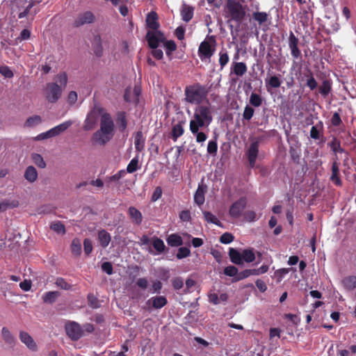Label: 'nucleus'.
Returning <instances> with one entry per match:
<instances>
[{
    "mask_svg": "<svg viewBox=\"0 0 356 356\" xmlns=\"http://www.w3.org/2000/svg\"><path fill=\"white\" fill-rule=\"evenodd\" d=\"M212 121L213 111L209 104L196 106L193 118L189 122V129L193 135L195 136L197 143H202L207 139V134L200 131V129L208 127Z\"/></svg>",
    "mask_w": 356,
    "mask_h": 356,
    "instance_id": "f257e3e1",
    "label": "nucleus"
},
{
    "mask_svg": "<svg viewBox=\"0 0 356 356\" xmlns=\"http://www.w3.org/2000/svg\"><path fill=\"white\" fill-rule=\"evenodd\" d=\"M209 90L206 86L195 83L187 86L184 89L185 101L191 104L202 105L207 99Z\"/></svg>",
    "mask_w": 356,
    "mask_h": 356,
    "instance_id": "f03ea898",
    "label": "nucleus"
},
{
    "mask_svg": "<svg viewBox=\"0 0 356 356\" xmlns=\"http://www.w3.org/2000/svg\"><path fill=\"white\" fill-rule=\"evenodd\" d=\"M225 16L229 17L227 22L234 21L241 23L245 17L244 6L239 1L227 0L225 6Z\"/></svg>",
    "mask_w": 356,
    "mask_h": 356,
    "instance_id": "7ed1b4c3",
    "label": "nucleus"
},
{
    "mask_svg": "<svg viewBox=\"0 0 356 356\" xmlns=\"http://www.w3.org/2000/svg\"><path fill=\"white\" fill-rule=\"evenodd\" d=\"M262 137H257L250 143L245 154L248 158V164L250 168L255 166L256 161L259 154V147Z\"/></svg>",
    "mask_w": 356,
    "mask_h": 356,
    "instance_id": "20e7f679",
    "label": "nucleus"
},
{
    "mask_svg": "<svg viewBox=\"0 0 356 356\" xmlns=\"http://www.w3.org/2000/svg\"><path fill=\"white\" fill-rule=\"evenodd\" d=\"M44 92L46 99L49 102L56 103L61 97L62 88L56 83H48Z\"/></svg>",
    "mask_w": 356,
    "mask_h": 356,
    "instance_id": "39448f33",
    "label": "nucleus"
},
{
    "mask_svg": "<svg viewBox=\"0 0 356 356\" xmlns=\"http://www.w3.org/2000/svg\"><path fill=\"white\" fill-rule=\"evenodd\" d=\"M65 328L67 335L72 341H78L83 336V330L82 326L75 321H70L67 323Z\"/></svg>",
    "mask_w": 356,
    "mask_h": 356,
    "instance_id": "423d86ee",
    "label": "nucleus"
},
{
    "mask_svg": "<svg viewBox=\"0 0 356 356\" xmlns=\"http://www.w3.org/2000/svg\"><path fill=\"white\" fill-rule=\"evenodd\" d=\"M96 20L95 14L90 10L79 13L73 22V26L79 28L86 24H93Z\"/></svg>",
    "mask_w": 356,
    "mask_h": 356,
    "instance_id": "0eeeda50",
    "label": "nucleus"
},
{
    "mask_svg": "<svg viewBox=\"0 0 356 356\" xmlns=\"http://www.w3.org/2000/svg\"><path fill=\"white\" fill-rule=\"evenodd\" d=\"M145 38L151 49L157 48L160 42H164L165 40L164 34L159 30L147 31Z\"/></svg>",
    "mask_w": 356,
    "mask_h": 356,
    "instance_id": "6e6552de",
    "label": "nucleus"
},
{
    "mask_svg": "<svg viewBox=\"0 0 356 356\" xmlns=\"http://www.w3.org/2000/svg\"><path fill=\"white\" fill-rule=\"evenodd\" d=\"M99 113L101 114L100 129L102 131L113 134L115 125L111 115L107 112H103V108H99Z\"/></svg>",
    "mask_w": 356,
    "mask_h": 356,
    "instance_id": "1a4fd4ad",
    "label": "nucleus"
},
{
    "mask_svg": "<svg viewBox=\"0 0 356 356\" xmlns=\"http://www.w3.org/2000/svg\"><path fill=\"white\" fill-rule=\"evenodd\" d=\"M246 205V197H241L238 200L232 204L229 210V214L233 218H238L241 216Z\"/></svg>",
    "mask_w": 356,
    "mask_h": 356,
    "instance_id": "9d476101",
    "label": "nucleus"
},
{
    "mask_svg": "<svg viewBox=\"0 0 356 356\" xmlns=\"http://www.w3.org/2000/svg\"><path fill=\"white\" fill-rule=\"evenodd\" d=\"M289 47L291 54L294 59L302 58L301 51L299 49V40L292 31H290L289 36Z\"/></svg>",
    "mask_w": 356,
    "mask_h": 356,
    "instance_id": "9b49d317",
    "label": "nucleus"
},
{
    "mask_svg": "<svg viewBox=\"0 0 356 356\" xmlns=\"http://www.w3.org/2000/svg\"><path fill=\"white\" fill-rule=\"evenodd\" d=\"M214 51L215 49H212L209 42L204 40L199 46L198 56L202 60L206 58H210L213 56Z\"/></svg>",
    "mask_w": 356,
    "mask_h": 356,
    "instance_id": "f8f14e48",
    "label": "nucleus"
},
{
    "mask_svg": "<svg viewBox=\"0 0 356 356\" xmlns=\"http://www.w3.org/2000/svg\"><path fill=\"white\" fill-rule=\"evenodd\" d=\"M168 303V300L165 296H154L147 300L146 305L148 309H159L164 306H165Z\"/></svg>",
    "mask_w": 356,
    "mask_h": 356,
    "instance_id": "ddd939ff",
    "label": "nucleus"
},
{
    "mask_svg": "<svg viewBox=\"0 0 356 356\" xmlns=\"http://www.w3.org/2000/svg\"><path fill=\"white\" fill-rule=\"evenodd\" d=\"M19 337L20 341L26 345V346L31 351H36L38 346L33 337L26 332L20 331Z\"/></svg>",
    "mask_w": 356,
    "mask_h": 356,
    "instance_id": "4468645a",
    "label": "nucleus"
},
{
    "mask_svg": "<svg viewBox=\"0 0 356 356\" xmlns=\"http://www.w3.org/2000/svg\"><path fill=\"white\" fill-rule=\"evenodd\" d=\"M113 134L102 131V129L97 130L92 135V140L100 145H104L112 138Z\"/></svg>",
    "mask_w": 356,
    "mask_h": 356,
    "instance_id": "2eb2a0df",
    "label": "nucleus"
},
{
    "mask_svg": "<svg viewBox=\"0 0 356 356\" xmlns=\"http://www.w3.org/2000/svg\"><path fill=\"white\" fill-rule=\"evenodd\" d=\"M337 159H338L337 157L332 165V175L330 177V181L336 186H340L342 184V181L339 177V168L337 161Z\"/></svg>",
    "mask_w": 356,
    "mask_h": 356,
    "instance_id": "dca6fc26",
    "label": "nucleus"
},
{
    "mask_svg": "<svg viewBox=\"0 0 356 356\" xmlns=\"http://www.w3.org/2000/svg\"><path fill=\"white\" fill-rule=\"evenodd\" d=\"M92 48L94 54L97 57H101L103 55V46L102 38L99 35L94 36L92 41Z\"/></svg>",
    "mask_w": 356,
    "mask_h": 356,
    "instance_id": "f3484780",
    "label": "nucleus"
},
{
    "mask_svg": "<svg viewBox=\"0 0 356 356\" xmlns=\"http://www.w3.org/2000/svg\"><path fill=\"white\" fill-rule=\"evenodd\" d=\"M97 238L99 245L103 248H106L111 241V234L105 229H100L97 233Z\"/></svg>",
    "mask_w": 356,
    "mask_h": 356,
    "instance_id": "a211bd4d",
    "label": "nucleus"
},
{
    "mask_svg": "<svg viewBox=\"0 0 356 356\" xmlns=\"http://www.w3.org/2000/svg\"><path fill=\"white\" fill-rule=\"evenodd\" d=\"M147 26L152 31H156L159 28V23L158 22V15L155 12H150L146 18Z\"/></svg>",
    "mask_w": 356,
    "mask_h": 356,
    "instance_id": "6ab92c4d",
    "label": "nucleus"
},
{
    "mask_svg": "<svg viewBox=\"0 0 356 356\" xmlns=\"http://www.w3.org/2000/svg\"><path fill=\"white\" fill-rule=\"evenodd\" d=\"M73 124V122L72 120H67L65 121L54 128L49 130V134H51V136L53 137L56 136L61 134L62 132L67 130L72 124Z\"/></svg>",
    "mask_w": 356,
    "mask_h": 356,
    "instance_id": "aec40b11",
    "label": "nucleus"
},
{
    "mask_svg": "<svg viewBox=\"0 0 356 356\" xmlns=\"http://www.w3.org/2000/svg\"><path fill=\"white\" fill-rule=\"evenodd\" d=\"M128 213L130 217V219L132 222L137 225H140L143 221V216L141 212L137 209L134 207H130L128 210Z\"/></svg>",
    "mask_w": 356,
    "mask_h": 356,
    "instance_id": "412c9836",
    "label": "nucleus"
},
{
    "mask_svg": "<svg viewBox=\"0 0 356 356\" xmlns=\"http://www.w3.org/2000/svg\"><path fill=\"white\" fill-rule=\"evenodd\" d=\"M1 337L4 342L10 346H14L16 343V339L10 331L6 327H3L1 330Z\"/></svg>",
    "mask_w": 356,
    "mask_h": 356,
    "instance_id": "4be33fe9",
    "label": "nucleus"
},
{
    "mask_svg": "<svg viewBox=\"0 0 356 356\" xmlns=\"http://www.w3.org/2000/svg\"><path fill=\"white\" fill-rule=\"evenodd\" d=\"M145 138L142 131H137L134 136V145L136 150L138 152H142L145 147Z\"/></svg>",
    "mask_w": 356,
    "mask_h": 356,
    "instance_id": "5701e85b",
    "label": "nucleus"
},
{
    "mask_svg": "<svg viewBox=\"0 0 356 356\" xmlns=\"http://www.w3.org/2000/svg\"><path fill=\"white\" fill-rule=\"evenodd\" d=\"M206 186L199 185L194 195V202L198 205L201 206L204 204L205 197L204 193L206 192Z\"/></svg>",
    "mask_w": 356,
    "mask_h": 356,
    "instance_id": "b1692460",
    "label": "nucleus"
},
{
    "mask_svg": "<svg viewBox=\"0 0 356 356\" xmlns=\"http://www.w3.org/2000/svg\"><path fill=\"white\" fill-rule=\"evenodd\" d=\"M194 8L192 6L184 4L181 9V16L183 21L188 22L193 17Z\"/></svg>",
    "mask_w": 356,
    "mask_h": 356,
    "instance_id": "393cba45",
    "label": "nucleus"
},
{
    "mask_svg": "<svg viewBox=\"0 0 356 356\" xmlns=\"http://www.w3.org/2000/svg\"><path fill=\"white\" fill-rule=\"evenodd\" d=\"M252 18L261 26L268 21L269 15L264 11H255L252 13Z\"/></svg>",
    "mask_w": 356,
    "mask_h": 356,
    "instance_id": "a878e982",
    "label": "nucleus"
},
{
    "mask_svg": "<svg viewBox=\"0 0 356 356\" xmlns=\"http://www.w3.org/2000/svg\"><path fill=\"white\" fill-rule=\"evenodd\" d=\"M184 122H179L177 124L173 125L171 131V138L175 142L184 133V129L183 127Z\"/></svg>",
    "mask_w": 356,
    "mask_h": 356,
    "instance_id": "bb28decb",
    "label": "nucleus"
},
{
    "mask_svg": "<svg viewBox=\"0 0 356 356\" xmlns=\"http://www.w3.org/2000/svg\"><path fill=\"white\" fill-rule=\"evenodd\" d=\"M327 145L330 147L336 156L338 153L341 154L345 152V149L341 146L340 140L335 136L332 137V139L327 143Z\"/></svg>",
    "mask_w": 356,
    "mask_h": 356,
    "instance_id": "cd10ccee",
    "label": "nucleus"
},
{
    "mask_svg": "<svg viewBox=\"0 0 356 356\" xmlns=\"http://www.w3.org/2000/svg\"><path fill=\"white\" fill-rule=\"evenodd\" d=\"M166 241L168 245L171 247H179L184 243L182 238L177 234L169 235L166 238Z\"/></svg>",
    "mask_w": 356,
    "mask_h": 356,
    "instance_id": "c85d7f7f",
    "label": "nucleus"
},
{
    "mask_svg": "<svg viewBox=\"0 0 356 356\" xmlns=\"http://www.w3.org/2000/svg\"><path fill=\"white\" fill-rule=\"evenodd\" d=\"M229 256L233 264L236 265L243 264L242 253H240L237 250L230 248L229 250Z\"/></svg>",
    "mask_w": 356,
    "mask_h": 356,
    "instance_id": "c756f323",
    "label": "nucleus"
},
{
    "mask_svg": "<svg viewBox=\"0 0 356 356\" xmlns=\"http://www.w3.org/2000/svg\"><path fill=\"white\" fill-rule=\"evenodd\" d=\"M332 90V81L329 79L323 80L318 88L319 93L323 97H327Z\"/></svg>",
    "mask_w": 356,
    "mask_h": 356,
    "instance_id": "7c9ffc66",
    "label": "nucleus"
},
{
    "mask_svg": "<svg viewBox=\"0 0 356 356\" xmlns=\"http://www.w3.org/2000/svg\"><path fill=\"white\" fill-rule=\"evenodd\" d=\"M343 287L348 291H353L356 288V276L350 275L342 280Z\"/></svg>",
    "mask_w": 356,
    "mask_h": 356,
    "instance_id": "2f4dec72",
    "label": "nucleus"
},
{
    "mask_svg": "<svg viewBox=\"0 0 356 356\" xmlns=\"http://www.w3.org/2000/svg\"><path fill=\"white\" fill-rule=\"evenodd\" d=\"M116 122L120 131H123L126 129L127 127V120L125 112L120 111L118 113Z\"/></svg>",
    "mask_w": 356,
    "mask_h": 356,
    "instance_id": "473e14b6",
    "label": "nucleus"
},
{
    "mask_svg": "<svg viewBox=\"0 0 356 356\" xmlns=\"http://www.w3.org/2000/svg\"><path fill=\"white\" fill-rule=\"evenodd\" d=\"M24 178L31 183L34 182L38 178L36 169L32 165L27 167L24 172Z\"/></svg>",
    "mask_w": 356,
    "mask_h": 356,
    "instance_id": "72a5a7b5",
    "label": "nucleus"
},
{
    "mask_svg": "<svg viewBox=\"0 0 356 356\" xmlns=\"http://www.w3.org/2000/svg\"><path fill=\"white\" fill-rule=\"evenodd\" d=\"M60 296V293L58 291H48L42 296V300L44 303L52 304Z\"/></svg>",
    "mask_w": 356,
    "mask_h": 356,
    "instance_id": "f704fd0d",
    "label": "nucleus"
},
{
    "mask_svg": "<svg viewBox=\"0 0 356 356\" xmlns=\"http://www.w3.org/2000/svg\"><path fill=\"white\" fill-rule=\"evenodd\" d=\"M307 78L306 86L311 90H315L318 86V83L314 76L313 72L310 70H307V74H305Z\"/></svg>",
    "mask_w": 356,
    "mask_h": 356,
    "instance_id": "c9c22d12",
    "label": "nucleus"
},
{
    "mask_svg": "<svg viewBox=\"0 0 356 356\" xmlns=\"http://www.w3.org/2000/svg\"><path fill=\"white\" fill-rule=\"evenodd\" d=\"M97 122V115L95 111L90 112L85 120L84 129L90 130L94 127Z\"/></svg>",
    "mask_w": 356,
    "mask_h": 356,
    "instance_id": "e433bc0d",
    "label": "nucleus"
},
{
    "mask_svg": "<svg viewBox=\"0 0 356 356\" xmlns=\"http://www.w3.org/2000/svg\"><path fill=\"white\" fill-rule=\"evenodd\" d=\"M247 72L246 64L243 62L234 63L233 66V72L238 76H242Z\"/></svg>",
    "mask_w": 356,
    "mask_h": 356,
    "instance_id": "4c0bfd02",
    "label": "nucleus"
},
{
    "mask_svg": "<svg viewBox=\"0 0 356 356\" xmlns=\"http://www.w3.org/2000/svg\"><path fill=\"white\" fill-rule=\"evenodd\" d=\"M282 81L277 76H272L268 79L266 80V86L267 89L268 88H277L281 86Z\"/></svg>",
    "mask_w": 356,
    "mask_h": 356,
    "instance_id": "58836bf2",
    "label": "nucleus"
},
{
    "mask_svg": "<svg viewBox=\"0 0 356 356\" xmlns=\"http://www.w3.org/2000/svg\"><path fill=\"white\" fill-rule=\"evenodd\" d=\"M50 229L57 234H65L66 232L65 225L60 221H55L51 223Z\"/></svg>",
    "mask_w": 356,
    "mask_h": 356,
    "instance_id": "ea45409f",
    "label": "nucleus"
},
{
    "mask_svg": "<svg viewBox=\"0 0 356 356\" xmlns=\"http://www.w3.org/2000/svg\"><path fill=\"white\" fill-rule=\"evenodd\" d=\"M71 251L75 256H79L81 253V243L79 238H74L71 244Z\"/></svg>",
    "mask_w": 356,
    "mask_h": 356,
    "instance_id": "a19ab883",
    "label": "nucleus"
},
{
    "mask_svg": "<svg viewBox=\"0 0 356 356\" xmlns=\"http://www.w3.org/2000/svg\"><path fill=\"white\" fill-rule=\"evenodd\" d=\"M42 122L41 117L35 115L27 118L24 123V126L26 127H33L39 124Z\"/></svg>",
    "mask_w": 356,
    "mask_h": 356,
    "instance_id": "79ce46f5",
    "label": "nucleus"
},
{
    "mask_svg": "<svg viewBox=\"0 0 356 356\" xmlns=\"http://www.w3.org/2000/svg\"><path fill=\"white\" fill-rule=\"evenodd\" d=\"M242 259L243 262L250 263L254 261L255 254L252 250L245 249L242 252Z\"/></svg>",
    "mask_w": 356,
    "mask_h": 356,
    "instance_id": "37998d69",
    "label": "nucleus"
},
{
    "mask_svg": "<svg viewBox=\"0 0 356 356\" xmlns=\"http://www.w3.org/2000/svg\"><path fill=\"white\" fill-rule=\"evenodd\" d=\"M203 215L205 220L207 222H211L218 226H221L220 221L210 211H203Z\"/></svg>",
    "mask_w": 356,
    "mask_h": 356,
    "instance_id": "c03bdc74",
    "label": "nucleus"
},
{
    "mask_svg": "<svg viewBox=\"0 0 356 356\" xmlns=\"http://www.w3.org/2000/svg\"><path fill=\"white\" fill-rule=\"evenodd\" d=\"M249 102L252 106L259 107L262 104L263 99L259 95L252 92L250 95Z\"/></svg>",
    "mask_w": 356,
    "mask_h": 356,
    "instance_id": "a18cd8bd",
    "label": "nucleus"
},
{
    "mask_svg": "<svg viewBox=\"0 0 356 356\" xmlns=\"http://www.w3.org/2000/svg\"><path fill=\"white\" fill-rule=\"evenodd\" d=\"M323 124L321 122L318 124L312 126L310 130V137L313 139L317 140L321 137L320 129H322Z\"/></svg>",
    "mask_w": 356,
    "mask_h": 356,
    "instance_id": "49530a36",
    "label": "nucleus"
},
{
    "mask_svg": "<svg viewBox=\"0 0 356 356\" xmlns=\"http://www.w3.org/2000/svg\"><path fill=\"white\" fill-rule=\"evenodd\" d=\"M154 248L159 252L161 253L165 250V245L161 238L154 237L152 243Z\"/></svg>",
    "mask_w": 356,
    "mask_h": 356,
    "instance_id": "de8ad7c7",
    "label": "nucleus"
},
{
    "mask_svg": "<svg viewBox=\"0 0 356 356\" xmlns=\"http://www.w3.org/2000/svg\"><path fill=\"white\" fill-rule=\"evenodd\" d=\"M163 43L167 56H170L177 49V44L174 40H165Z\"/></svg>",
    "mask_w": 356,
    "mask_h": 356,
    "instance_id": "09e8293b",
    "label": "nucleus"
},
{
    "mask_svg": "<svg viewBox=\"0 0 356 356\" xmlns=\"http://www.w3.org/2000/svg\"><path fill=\"white\" fill-rule=\"evenodd\" d=\"M191 255V250L187 247H180L177 252L176 257L178 259L186 258Z\"/></svg>",
    "mask_w": 356,
    "mask_h": 356,
    "instance_id": "8fccbe9b",
    "label": "nucleus"
},
{
    "mask_svg": "<svg viewBox=\"0 0 356 356\" xmlns=\"http://www.w3.org/2000/svg\"><path fill=\"white\" fill-rule=\"evenodd\" d=\"M138 159L135 157L131 160L128 164L126 170V172L133 173L138 169Z\"/></svg>",
    "mask_w": 356,
    "mask_h": 356,
    "instance_id": "3c124183",
    "label": "nucleus"
},
{
    "mask_svg": "<svg viewBox=\"0 0 356 356\" xmlns=\"http://www.w3.org/2000/svg\"><path fill=\"white\" fill-rule=\"evenodd\" d=\"M32 160L38 167L40 168H44L46 167V163L40 154H33L32 155Z\"/></svg>",
    "mask_w": 356,
    "mask_h": 356,
    "instance_id": "603ef678",
    "label": "nucleus"
},
{
    "mask_svg": "<svg viewBox=\"0 0 356 356\" xmlns=\"http://www.w3.org/2000/svg\"><path fill=\"white\" fill-rule=\"evenodd\" d=\"M254 113V109L249 105H246L244 108L243 118L245 120L249 121L252 119Z\"/></svg>",
    "mask_w": 356,
    "mask_h": 356,
    "instance_id": "864d4df0",
    "label": "nucleus"
},
{
    "mask_svg": "<svg viewBox=\"0 0 356 356\" xmlns=\"http://www.w3.org/2000/svg\"><path fill=\"white\" fill-rule=\"evenodd\" d=\"M218 151V143L216 139L209 140L207 145V152L211 155H216Z\"/></svg>",
    "mask_w": 356,
    "mask_h": 356,
    "instance_id": "5fc2aeb1",
    "label": "nucleus"
},
{
    "mask_svg": "<svg viewBox=\"0 0 356 356\" xmlns=\"http://www.w3.org/2000/svg\"><path fill=\"white\" fill-rule=\"evenodd\" d=\"M219 63L220 65L221 69H222L229 62V56L226 51H220L219 53Z\"/></svg>",
    "mask_w": 356,
    "mask_h": 356,
    "instance_id": "6e6d98bb",
    "label": "nucleus"
},
{
    "mask_svg": "<svg viewBox=\"0 0 356 356\" xmlns=\"http://www.w3.org/2000/svg\"><path fill=\"white\" fill-rule=\"evenodd\" d=\"M234 240V236L229 232L224 233L220 237V242L223 244H229L232 243Z\"/></svg>",
    "mask_w": 356,
    "mask_h": 356,
    "instance_id": "4d7b16f0",
    "label": "nucleus"
},
{
    "mask_svg": "<svg viewBox=\"0 0 356 356\" xmlns=\"http://www.w3.org/2000/svg\"><path fill=\"white\" fill-rule=\"evenodd\" d=\"M56 284L58 287L65 290H70L72 288V286L63 277H58L56 281Z\"/></svg>",
    "mask_w": 356,
    "mask_h": 356,
    "instance_id": "13d9d810",
    "label": "nucleus"
},
{
    "mask_svg": "<svg viewBox=\"0 0 356 356\" xmlns=\"http://www.w3.org/2000/svg\"><path fill=\"white\" fill-rule=\"evenodd\" d=\"M0 73L6 78H12L14 76L13 71L7 65L0 67Z\"/></svg>",
    "mask_w": 356,
    "mask_h": 356,
    "instance_id": "bf43d9fd",
    "label": "nucleus"
},
{
    "mask_svg": "<svg viewBox=\"0 0 356 356\" xmlns=\"http://www.w3.org/2000/svg\"><path fill=\"white\" fill-rule=\"evenodd\" d=\"M172 285L175 290H179L184 286V280L181 277H177L172 280Z\"/></svg>",
    "mask_w": 356,
    "mask_h": 356,
    "instance_id": "052dcab7",
    "label": "nucleus"
},
{
    "mask_svg": "<svg viewBox=\"0 0 356 356\" xmlns=\"http://www.w3.org/2000/svg\"><path fill=\"white\" fill-rule=\"evenodd\" d=\"M238 273V269L234 266H229L225 268L224 273L225 275L229 277H236Z\"/></svg>",
    "mask_w": 356,
    "mask_h": 356,
    "instance_id": "680f3d73",
    "label": "nucleus"
},
{
    "mask_svg": "<svg viewBox=\"0 0 356 356\" xmlns=\"http://www.w3.org/2000/svg\"><path fill=\"white\" fill-rule=\"evenodd\" d=\"M83 250L86 255H89L92 251V243L90 239L85 238L83 241Z\"/></svg>",
    "mask_w": 356,
    "mask_h": 356,
    "instance_id": "e2e57ef3",
    "label": "nucleus"
},
{
    "mask_svg": "<svg viewBox=\"0 0 356 356\" xmlns=\"http://www.w3.org/2000/svg\"><path fill=\"white\" fill-rule=\"evenodd\" d=\"M248 277H250L249 270L246 269L240 273H237L236 276L233 279V282H236L242 280H244Z\"/></svg>",
    "mask_w": 356,
    "mask_h": 356,
    "instance_id": "0e129e2a",
    "label": "nucleus"
},
{
    "mask_svg": "<svg viewBox=\"0 0 356 356\" xmlns=\"http://www.w3.org/2000/svg\"><path fill=\"white\" fill-rule=\"evenodd\" d=\"M179 218L183 222H190L191 220V215L189 210H183L179 213Z\"/></svg>",
    "mask_w": 356,
    "mask_h": 356,
    "instance_id": "69168bd1",
    "label": "nucleus"
},
{
    "mask_svg": "<svg viewBox=\"0 0 356 356\" xmlns=\"http://www.w3.org/2000/svg\"><path fill=\"white\" fill-rule=\"evenodd\" d=\"M102 270L108 275H112L113 268L112 264L109 261H105L102 264Z\"/></svg>",
    "mask_w": 356,
    "mask_h": 356,
    "instance_id": "338daca9",
    "label": "nucleus"
},
{
    "mask_svg": "<svg viewBox=\"0 0 356 356\" xmlns=\"http://www.w3.org/2000/svg\"><path fill=\"white\" fill-rule=\"evenodd\" d=\"M159 277L163 281H168V279L170 277V271L168 269L165 268H160L159 270Z\"/></svg>",
    "mask_w": 356,
    "mask_h": 356,
    "instance_id": "774afa93",
    "label": "nucleus"
}]
</instances>
